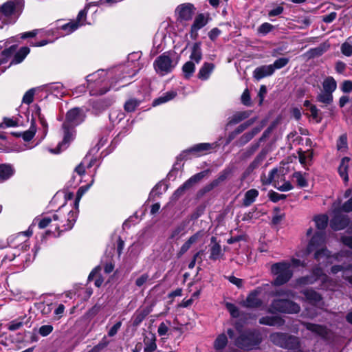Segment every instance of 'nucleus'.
<instances>
[{
    "label": "nucleus",
    "mask_w": 352,
    "mask_h": 352,
    "mask_svg": "<svg viewBox=\"0 0 352 352\" xmlns=\"http://www.w3.org/2000/svg\"><path fill=\"white\" fill-rule=\"evenodd\" d=\"M135 72H130L127 67L121 66L114 70L107 72L104 70H98L87 76V82L91 95L104 94L109 89L107 87L108 82L106 81V77H111L115 75L117 81L123 80L126 77H132Z\"/></svg>",
    "instance_id": "obj_2"
},
{
    "label": "nucleus",
    "mask_w": 352,
    "mask_h": 352,
    "mask_svg": "<svg viewBox=\"0 0 352 352\" xmlns=\"http://www.w3.org/2000/svg\"><path fill=\"white\" fill-rule=\"evenodd\" d=\"M272 29L273 25L272 24L269 23H264L259 26L258 31L260 34L265 35L269 33Z\"/></svg>",
    "instance_id": "obj_59"
},
{
    "label": "nucleus",
    "mask_w": 352,
    "mask_h": 352,
    "mask_svg": "<svg viewBox=\"0 0 352 352\" xmlns=\"http://www.w3.org/2000/svg\"><path fill=\"white\" fill-rule=\"evenodd\" d=\"M93 182H94V179H92L91 184L86 185L85 186H82L78 189V190L77 192L76 199L74 202L75 208H78V203H79V201H80L81 197L91 187Z\"/></svg>",
    "instance_id": "obj_49"
},
{
    "label": "nucleus",
    "mask_w": 352,
    "mask_h": 352,
    "mask_svg": "<svg viewBox=\"0 0 352 352\" xmlns=\"http://www.w3.org/2000/svg\"><path fill=\"white\" fill-rule=\"evenodd\" d=\"M214 65L212 63H204L199 70L197 77L201 80H208L214 69Z\"/></svg>",
    "instance_id": "obj_18"
},
{
    "label": "nucleus",
    "mask_w": 352,
    "mask_h": 352,
    "mask_svg": "<svg viewBox=\"0 0 352 352\" xmlns=\"http://www.w3.org/2000/svg\"><path fill=\"white\" fill-rule=\"evenodd\" d=\"M271 341L282 348L293 351L292 352H304L298 338L283 333H274L270 335Z\"/></svg>",
    "instance_id": "obj_8"
},
{
    "label": "nucleus",
    "mask_w": 352,
    "mask_h": 352,
    "mask_svg": "<svg viewBox=\"0 0 352 352\" xmlns=\"http://www.w3.org/2000/svg\"><path fill=\"white\" fill-rule=\"evenodd\" d=\"M91 6H94V3L91 2L86 4L85 8L79 12L76 20L74 21V23L78 24V28L86 24L85 20L87 14V10Z\"/></svg>",
    "instance_id": "obj_38"
},
{
    "label": "nucleus",
    "mask_w": 352,
    "mask_h": 352,
    "mask_svg": "<svg viewBox=\"0 0 352 352\" xmlns=\"http://www.w3.org/2000/svg\"><path fill=\"white\" fill-rule=\"evenodd\" d=\"M259 322L269 326H281L284 324V320L278 316H264L260 318Z\"/></svg>",
    "instance_id": "obj_29"
},
{
    "label": "nucleus",
    "mask_w": 352,
    "mask_h": 352,
    "mask_svg": "<svg viewBox=\"0 0 352 352\" xmlns=\"http://www.w3.org/2000/svg\"><path fill=\"white\" fill-rule=\"evenodd\" d=\"M349 162L350 158L344 157L341 160L340 166L338 167V173L345 184H347L349 180L348 175Z\"/></svg>",
    "instance_id": "obj_22"
},
{
    "label": "nucleus",
    "mask_w": 352,
    "mask_h": 352,
    "mask_svg": "<svg viewBox=\"0 0 352 352\" xmlns=\"http://www.w3.org/2000/svg\"><path fill=\"white\" fill-rule=\"evenodd\" d=\"M230 170L228 169L223 170L221 172L218 176V177L213 180L209 185L206 186L204 190V192H208L213 189L214 187L217 186L219 184L225 181L228 176L230 175Z\"/></svg>",
    "instance_id": "obj_26"
},
{
    "label": "nucleus",
    "mask_w": 352,
    "mask_h": 352,
    "mask_svg": "<svg viewBox=\"0 0 352 352\" xmlns=\"http://www.w3.org/2000/svg\"><path fill=\"white\" fill-rule=\"evenodd\" d=\"M289 60L287 58H280L276 60L274 63L272 64V66L275 71V69H279L286 66L289 63Z\"/></svg>",
    "instance_id": "obj_52"
},
{
    "label": "nucleus",
    "mask_w": 352,
    "mask_h": 352,
    "mask_svg": "<svg viewBox=\"0 0 352 352\" xmlns=\"http://www.w3.org/2000/svg\"><path fill=\"white\" fill-rule=\"evenodd\" d=\"M35 94L34 89H30L26 91L23 97L22 102L26 104H30L33 102Z\"/></svg>",
    "instance_id": "obj_50"
},
{
    "label": "nucleus",
    "mask_w": 352,
    "mask_h": 352,
    "mask_svg": "<svg viewBox=\"0 0 352 352\" xmlns=\"http://www.w3.org/2000/svg\"><path fill=\"white\" fill-rule=\"evenodd\" d=\"M328 217L326 214H320L315 217L314 221L318 230H324L328 223Z\"/></svg>",
    "instance_id": "obj_43"
},
{
    "label": "nucleus",
    "mask_w": 352,
    "mask_h": 352,
    "mask_svg": "<svg viewBox=\"0 0 352 352\" xmlns=\"http://www.w3.org/2000/svg\"><path fill=\"white\" fill-rule=\"evenodd\" d=\"M316 100L318 102L329 105L333 102V97L332 94L321 90L317 95Z\"/></svg>",
    "instance_id": "obj_37"
},
{
    "label": "nucleus",
    "mask_w": 352,
    "mask_h": 352,
    "mask_svg": "<svg viewBox=\"0 0 352 352\" xmlns=\"http://www.w3.org/2000/svg\"><path fill=\"white\" fill-rule=\"evenodd\" d=\"M85 117L82 110L80 108L72 109L67 113L66 120L62 126L63 140L58 144L57 150H51V152L58 153L68 147L76 136L74 127L82 123Z\"/></svg>",
    "instance_id": "obj_4"
},
{
    "label": "nucleus",
    "mask_w": 352,
    "mask_h": 352,
    "mask_svg": "<svg viewBox=\"0 0 352 352\" xmlns=\"http://www.w3.org/2000/svg\"><path fill=\"white\" fill-rule=\"evenodd\" d=\"M223 255L221 245L218 243L213 244L210 248V258L212 260H217L220 258Z\"/></svg>",
    "instance_id": "obj_41"
},
{
    "label": "nucleus",
    "mask_w": 352,
    "mask_h": 352,
    "mask_svg": "<svg viewBox=\"0 0 352 352\" xmlns=\"http://www.w3.org/2000/svg\"><path fill=\"white\" fill-rule=\"evenodd\" d=\"M46 90L56 96H62L64 94V87L59 82H53L45 86Z\"/></svg>",
    "instance_id": "obj_33"
},
{
    "label": "nucleus",
    "mask_w": 352,
    "mask_h": 352,
    "mask_svg": "<svg viewBox=\"0 0 352 352\" xmlns=\"http://www.w3.org/2000/svg\"><path fill=\"white\" fill-rule=\"evenodd\" d=\"M54 213H60L56 222L58 225V232L69 230L72 228L77 218V208H72L67 205H63Z\"/></svg>",
    "instance_id": "obj_7"
},
{
    "label": "nucleus",
    "mask_w": 352,
    "mask_h": 352,
    "mask_svg": "<svg viewBox=\"0 0 352 352\" xmlns=\"http://www.w3.org/2000/svg\"><path fill=\"white\" fill-rule=\"evenodd\" d=\"M195 184L192 183L191 179L189 178L187 181H186L183 185H182L180 187H179L176 191L174 193V196L175 197H180L184 191L189 190L190 188H192Z\"/></svg>",
    "instance_id": "obj_45"
},
{
    "label": "nucleus",
    "mask_w": 352,
    "mask_h": 352,
    "mask_svg": "<svg viewBox=\"0 0 352 352\" xmlns=\"http://www.w3.org/2000/svg\"><path fill=\"white\" fill-rule=\"evenodd\" d=\"M344 278L352 285V265L344 270Z\"/></svg>",
    "instance_id": "obj_64"
},
{
    "label": "nucleus",
    "mask_w": 352,
    "mask_h": 352,
    "mask_svg": "<svg viewBox=\"0 0 352 352\" xmlns=\"http://www.w3.org/2000/svg\"><path fill=\"white\" fill-rule=\"evenodd\" d=\"M176 65L177 62H175L167 53L159 56L153 63L155 71L162 76L172 72Z\"/></svg>",
    "instance_id": "obj_10"
},
{
    "label": "nucleus",
    "mask_w": 352,
    "mask_h": 352,
    "mask_svg": "<svg viewBox=\"0 0 352 352\" xmlns=\"http://www.w3.org/2000/svg\"><path fill=\"white\" fill-rule=\"evenodd\" d=\"M177 96L175 91H170L164 93L162 96L156 98L153 102V106L155 107L173 100Z\"/></svg>",
    "instance_id": "obj_32"
},
{
    "label": "nucleus",
    "mask_w": 352,
    "mask_h": 352,
    "mask_svg": "<svg viewBox=\"0 0 352 352\" xmlns=\"http://www.w3.org/2000/svg\"><path fill=\"white\" fill-rule=\"evenodd\" d=\"M30 320V317H28L26 315H23L8 322L6 325L7 329L10 331L19 330L24 325L28 324Z\"/></svg>",
    "instance_id": "obj_17"
},
{
    "label": "nucleus",
    "mask_w": 352,
    "mask_h": 352,
    "mask_svg": "<svg viewBox=\"0 0 352 352\" xmlns=\"http://www.w3.org/2000/svg\"><path fill=\"white\" fill-rule=\"evenodd\" d=\"M258 292L255 290L251 292L243 302V305L245 307L254 308L261 305L262 301L258 297Z\"/></svg>",
    "instance_id": "obj_20"
},
{
    "label": "nucleus",
    "mask_w": 352,
    "mask_h": 352,
    "mask_svg": "<svg viewBox=\"0 0 352 352\" xmlns=\"http://www.w3.org/2000/svg\"><path fill=\"white\" fill-rule=\"evenodd\" d=\"M141 101L135 98H129L124 105V110L126 112H133L140 104Z\"/></svg>",
    "instance_id": "obj_42"
},
{
    "label": "nucleus",
    "mask_w": 352,
    "mask_h": 352,
    "mask_svg": "<svg viewBox=\"0 0 352 352\" xmlns=\"http://www.w3.org/2000/svg\"><path fill=\"white\" fill-rule=\"evenodd\" d=\"M170 324V322L168 320H166V322H161L157 329V333L159 336H166L169 331Z\"/></svg>",
    "instance_id": "obj_48"
},
{
    "label": "nucleus",
    "mask_w": 352,
    "mask_h": 352,
    "mask_svg": "<svg viewBox=\"0 0 352 352\" xmlns=\"http://www.w3.org/2000/svg\"><path fill=\"white\" fill-rule=\"evenodd\" d=\"M337 148L338 151H345L347 148V138L345 134L340 135L337 142Z\"/></svg>",
    "instance_id": "obj_55"
},
{
    "label": "nucleus",
    "mask_w": 352,
    "mask_h": 352,
    "mask_svg": "<svg viewBox=\"0 0 352 352\" xmlns=\"http://www.w3.org/2000/svg\"><path fill=\"white\" fill-rule=\"evenodd\" d=\"M60 218V213H54V212L43 214L35 217L30 226L28 230L25 232H20L17 234L13 239L12 243L15 249H17L15 252L12 253L11 255H6L3 260L12 261L16 255H19V250H26L29 247V244L27 243L28 238L33 234V227L37 226L39 229H45L48 228L45 234H53L54 236H58L59 232L56 234L55 232H58V225L56 222Z\"/></svg>",
    "instance_id": "obj_1"
},
{
    "label": "nucleus",
    "mask_w": 352,
    "mask_h": 352,
    "mask_svg": "<svg viewBox=\"0 0 352 352\" xmlns=\"http://www.w3.org/2000/svg\"><path fill=\"white\" fill-rule=\"evenodd\" d=\"M213 148V144L210 143H199L190 148L187 151L195 153L197 155L205 154Z\"/></svg>",
    "instance_id": "obj_27"
},
{
    "label": "nucleus",
    "mask_w": 352,
    "mask_h": 352,
    "mask_svg": "<svg viewBox=\"0 0 352 352\" xmlns=\"http://www.w3.org/2000/svg\"><path fill=\"white\" fill-rule=\"evenodd\" d=\"M144 352H153L157 349L156 336L155 334L149 333L144 339Z\"/></svg>",
    "instance_id": "obj_25"
},
{
    "label": "nucleus",
    "mask_w": 352,
    "mask_h": 352,
    "mask_svg": "<svg viewBox=\"0 0 352 352\" xmlns=\"http://www.w3.org/2000/svg\"><path fill=\"white\" fill-rule=\"evenodd\" d=\"M293 177L296 179L298 185L300 187H305L307 186V182L305 176L300 172L294 173Z\"/></svg>",
    "instance_id": "obj_51"
},
{
    "label": "nucleus",
    "mask_w": 352,
    "mask_h": 352,
    "mask_svg": "<svg viewBox=\"0 0 352 352\" xmlns=\"http://www.w3.org/2000/svg\"><path fill=\"white\" fill-rule=\"evenodd\" d=\"M311 116L312 118L316 122H320L322 120V117L319 113V110L316 106H311V109H309Z\"/></svg>",
    "instance_id": "obj_60"
},
{
    "label": "nucleus",
    "mask_w": 352,
    "mask_h": 352,
    "mask_svg": "<svg viewBox=\"0 0 352 352\" xmlns=\"http://www.w3.org/2000/svg\"><path fill=\"white\" fill-rule=\"evenodd\" d=\"M258 191L254 188L248 190L244 195L243 205L245 207L250 206L252 203L255 201L256 199L258 196Z\"/></svg>",
    "instance_id": "obj_30"
},
{
    "label": "nucleus",
    "mask_w": 352,
    "mask_h": 352,
    "mask_svg": "<svg viewBox=\"0 0 352 352\" xmlns=\"http://www.w3.org/2000/svg\"><path fill=\"white\" fill-rule=\"evenodd\" d=\"M322 91L333 94L337 88V82L332 76L327 77L322 82Z\"/></svg>",
    "instance_id": "obj_31"
},
{
    "label": "nucleus",
    "mask_w": 352,
    "mask_h": 352,
    "mask_svg": "<svg viewBox=\"0 0 352 352\" xmlns=\"http://www.w3.org/2000/svg\"><path fill=\"white\" fill-rule=\"evenodd\" d=\"M283 175L278 173L277 168H273L268 174L267 178L263 182L265 184L274 183V186L280 191L286 192L293 188L292 185L289 182H285L283 184H280L278 179L282 177Z\"/></svg>",
    "instance_id": "obj_13"
},
{
    "label": "nucleus",
    "mask_w": 352,
    "mask_h": 352,
    "mask_svg": "<svg viewBox=\"0 0 352 352\" xmlns=\"http://www.w3.org/2000/svg\"><path fill=\"white\" fill-rule=\"evenodd\" d=\"M248 116H249V113H248L246 111L239 112L233 116L230 122L234 123V124L238 123L240 121L243 120V119L247 118Z\"/></svg>",
    "instance_id": "obj_57"
},
{
    "label": "nucleus",
    "mask_w": 352,
    "mask_h": 352,
    "mask_svg": "<svg viewBox=\"0 0 352 352\" xmlns=\"http://www.w3.org/2000/svg\"><path fill=\"white\" fill-rule=\"evenodd\" d=\"M195 71V63L187 61L182 67V73L186 79H189Z\"/></svg>",
    "instance_id": "obj_39"
},
{
    "label": "nucleus",
    "mask_w": 352,
    "mask_h": 352,
    "mask_svg": "<svg viewBox=\"0 0 352 352\" xmlns=\"http://www.w3.org/2000/svg\"><path fill=\"white\" fill-rule=\"evenodd\" d=\"M226 307L228 310V311L230 312V315L232 317L236 318L239 316V311L237 307L235 305H234L231 302H226Z\"/></svg>",
    "instance_id": "obj_56"
},
{
    "label": "nucleus",
    "mask_w": 352,
    "mask_h": 352,
    "mask_svg": "<svg viewBox=\"0 0 352 352\" xmlns=\"http://www.w3.org/2000/svg\"><path fill=\"white\" fill-rule=\"evenodd\" d=\"M15 173L14 166L10 164H0V181L10 179Z\"/></svg>",
    "instance_id": "obj_24"
},
{
    "label": "nucleus",
    "mask_w": 352,
    "mask_h": 352,
    "mask_svg": "<svg viewBox=\"0 0 352 352\" xmlns=\"http://www.w3.org/2000/svg\"><path fill=\"white\" fill-rule=\"evenodd\" d=\"M303 294L306 299L311 304L319 303L322 300L320 295L315 291L305 290Z\"/></svg>",
    "instance_id": "obj_40"
},
{
    "label": "nucleus",
    "mask_w": 352,
    "mask_h": 352,
    "mask_svg": "<svg viewBox=\"0 0 352 352\" xmlns=\"http://www.w3.org/2000/svg\"><path fill=\"white\" fill-rule=\"evenodd\" d=\"M207 23V20L203 14L197 15L191 25L190 29V38L192 39H196L198 36V31L204 27Z\"/></svg>",
    "instance_id": "obj_16"
},
{
    "label": "nucleus",
    "mask_w": 352,
    "mask_h": 352,
    "mask_svg": "<svg viewBox=\"0 0 352 352\" xmlns=\"http://www.w3.org/2000/svg\"><path fill=\"white\" fill-rule=\"evenodd\" d=\"M30 50L28 47H22L14 55L11 64H19L21 63L27 55L30 53Z\"/></svg>",
    "instance_id": "obj_36"
},
{
    "label": "nucleus",
    "mask_w": 352,
    "mask_h": 352,
    "mask_svg": "<svg viewBox=\"0 0 352 352\" xmlns=\"http://www.w3.org/2000/svg\"><path fill=\"white\" fill-rule=\"evenodd\" d=\"M341 52L343 55L347 57L352 56V42L351 38H349L343 43L340 47Z\"/></svg>",
    "instance_id": "obj_44"
},
{
    "label": "nucleus",
    "mask_w": 352,
    "mask_h": 352,
    "mask_svg": "<svg viewBox=\"0 0 352 352\" xmlns=\"http://www.w3.org/2000/svg\"><path fill=\"white\" fill-rule=\"evenodd\" d=\"M319 280L320 287L322 289H333L332 282L329 279V277L326 274L323 272L321 267H317L312 271V274L310 276L302 277L296 280V284L299 286L311 285Z\"/></svg>",
    "instance_id": "obj_6"
},
{
    "label": "nucleus",
    "mask_w": 352,
    "mask_h": 352,
    "mask_svg": "<svg viewBox=\"0 0 352 352\" xmlns=\"http://www.w3.org/2000/svg\"><path fill=\"white\" fill-rule=\"evenodd\" d=\"M253 122H254V120L252 119V120H250L248 122L239 125L237 127V129L234 131V132L233 133V135L230 136V140H232L235 135H238V134L242 133L245 129H246Z\"/></svg>",
    "instance_id": "obj_53"
},
{
    "label": "nucleus",
    "mask_w": 352,
    "mask_h": 352,
    "mask_svg": "<svg viewBox=\"0 0 352 352\" xmlns=\"http://www.w3.org/2000/svg\"><path fill=\"white\" fill-rule=\"evenodd\" d=\"M202 236V234L201 232H197L193 235H192L181 247L178 255L180 256L186 253L190 247Z\"/></svg>",
    "instance_id": "obj_21"
},
{
    "label": "nucleus",
    "mask_w": 352,
    "mask_h": 352,
    "mask_svg": "<svg viewBox=\"0 0 352 352\" xmlns=\"http://www.w3.org/2000/svg\"><path fill=\"white\" fill-rule=\"evenodd\" d=\"M341 90L344 93H350L352 91V81L344 80L341 85Z\"/></svg>",
    "instance_id": "obj_63"
},
{
    "label": "nucleus",
    "mask_w": 352,
    "mask_h": 352,
    "mask_svg": "<svg viewBox=\"0 0 352 352\" xmlns=\"http://www.w3.org/2000/svg\"><path fill=\"white\" fill-rule=\"evenodd\" d=\"M311 158H312V154L309 152L299 153V162L304 166L309 164V162L311 160Z\"/></svg>",
    "instance_id": "obj_54"
},
{
    "label": "nucleus",
    "mask_w": 352,
    "mask_h": 352,
    "mask_svg": "<svg viewBox=\"0 0 352 352\" xmlns=\"http://www.w3.org/2000/svg\"><path fill=\"white\" fill-rule=\"evenodd\" d=\"M209 173L208 170H203L199 173H197L192 175L190 179L192 182L193 184H196L199 181H201L204 177H206Z\"/></svg>",
    "instance_id": "obj_58"
},
{
    "label": "nucleus",
    "mask_w": 352,
    "mask_h": 352,
    "mask_svg": "<svg viewBox=\"0 0 352 352\" xmlns=\"http://www.w3.org/2000/svg\"><path fill=\"white\" fill-rule=\"evenodd\" d=\"M202 58V52L200 43H195L191 47V53L190 55V60L195 63H199Z\"/></svg>",
    "instance_id": "obj_28"
},
{
    "label": "nucleus",
    "mask_w": 352,
    "mask_h": 352,
    "mask_svg": "<svg viewBox=\"0 0 352 352\" xmlns=\"http://www.w3.org/2000/svg\"><path fill=\"white\" fill-rule=\"evenodd\" d=\"M272 274L276 276L272 284L282 285L286 283L292 276L293 271L289 262H280L271 267Z\"/></svg>",
    "instance_id": "obj_9"
},
{
    "label": "nucleus",
    "mask_w": 352,
    "mask_h": 352,
    "mask_svg": "<svg viewBox=\"0 0 352 352\" xmlns=\"http://www.w3.org/2000/svg\"><path fill=\"white\" fill-rule=\"evenodd\" d=\"M304 325L306 327L307 330L311 331L316 335L323 338H327L328 330L325 327L312 323H305Z\"/></svg>",
    "instance_id": "obj_23"
},
{
    "label": "nucleus",
    "mask_w": 352,
    "mask_h": 352,
    "mask_svg": "<svg viewBox=\"0 0 352 352\" xmlns=\"http://www.w3.org/2000/svg\"><path fill=\"white\" fill-rule=\"evenodd\" d=\"M23 6V0H10L3 3L1 8V12L6 16L20 11Z\"/></svg>",
    "instance_id": "obj_15"
},
{
    "label": "nucleus",
    "mask_w": 352,
    "mask_h": 352,
    "mask_svg": "<svg viewBox=\"0 0 352 352\" xmlns=\"http://www.w3.org/2000/svg\"><path fill=\"white\" fill-rule=\"evenodd\" d=\"M228 340L225 333L219 334L214 341V349L217 351H222L228 344Z\"/></svg>",
    "instance_id": "obj_34"
},
{
    "label": "nucleus",
    "mask_w": 352,
    "mask_h": 352,
    "mask_svg": "<svg viewBox=\"0 0 352 352\" xmlns=\"http://www.w3.org/2000/svg\"><path fill=\"white\" fill-rule=\"evenodd\" d=\"M325 235L320 231L316 232L311 239L307 246L305 254L315 251L314 258L320 263L325 265L332 263L333 261H341L342 257H349L350 251H342L338 254L331 255L330 252L324 248Z\"/></svg>",
    "instance_id": "obj_3"
},
{
    "label": "nucleus",
    "mask_w": 352,
    "mask_h": 352,
    "mask_svg": "<svg viewBox=\"0 0 352 352\" xmlns=\"http://www.w3.org/2000/svg\"><path fill=\"white\" fill-rule=\"evenodd\" d=\"M100 270V267L98 266L95 267L88 277L89 281L94 280V285L98 287H100L104 281L103 278L99 274Z\"/></svg>",
    "instance_id": "obj_35"
},
{
    "label": "nucleus",
    "mask_w": 352,
    "mask_h": 352,
    "mask_svg": "<svg viewBox=\"0 0 352 352\" xmlns=\"http://www.w3.org/2000/svg\"><path fill=\"white\" fill-rule=\"evenodd\" d=\"M194 12L195 7L190 3L180 4L175 9V14L177 16V19L181 21L191 20Z\"/></svg>",
    "instance_id": "obj_14"
},
{
    "label": "nucleus",
    "mask_w": 352,
    "mask_h": 352,
    "mask_svg": "<svg viewBox=\"0 0 352 352\" xmlns=\"http://www.w3.org/2000/svg\"><path fill=\"white\" fill-rule=\"evenodd\" d=\"M269 197L272 201L277 202L280 200L285 199L286 198V195L272 191L269 192Z\"/></svg>",
    "instance_id": "obj_61"
},
{
    "label": "nucleus",
    "mask_w": 352,
    "mask_h": 352,
    "mask_svg": "<svg viewBox=\"0 0 352 352\" xmlns=\"http://www.w3.org/2000/svg\"><path fill=\"white\" fill-rule=\"evenodd\" d=\"M53 331V327L52 325H43L39 328L38 332L41 336L45 337L50 334Z\"/></svg>",
    "instance_id": "obj_62"
},
{
    "label": "nucleus",
    "mask_w": 352,
    "mask_h": 352,
    "mask_svg": "<svg viewBox=\"0 0 352 352\" xmlns=\"http://www.w3.org/2000/svg\"><path fill=\"white\" fill-rule=\"evenodd\" d=\"M274 70L272 65H263L256 67L254 71V77L257 80H260L265 77L271 76L274 74Z\"/></svg>",
    "instance_id": "obj_19"
},
{
    "label": "nucleus",
    "mask_w": 352,
    "mask_h": 352,
    "mask_svg": "<svg viewBox=\"0 0 352 352\" xmlns=\"http://www.w3.org/2000/svg\"><path fill=\"white\" fill-rule=\"evenodd\" d=\"M270 311L296 314L300 311V306L298 304L287 300H274L270 305Z\"/></svg>",
    "instance_id": "obj_12"
},
{
    "label": "nucleus",
    "mask_w": 352,
    "mask_h": 352,
    "mask_svg": "<svg viewBox=\"0 0 352 352\" xmlns=\"http://www.w3.org/2000/svg\"><path fill=\"white\" fill-rule=\"evenodd\" d=\"M61 30L65 32V34H69L78 28V24L72 21L61 26Z\"/></svg>",
    "instance_id": "obj_46"
},
{
    "label": "nucleus",
    "mask_w": 352,
    "mask_h": 352,
    "mask_svg": "<svg viewBox=\"0 0 352 352\" xmlns=\"http://www.w3.org/2000/svg\"><path fill=\"white\" fill-rule=\"evenodd\" d=\"M333 217L330 221V226L334 230H340L344 229L349 223L346 214H343L341 212H349L352 211V197H350L346 201L341 205V200L335 201L332 206Z\"/></svg>",
    "instance_id": "obj_5"
},
{
    "label": "nucleus",
    "mask_w": 352,
    "mask_h": 352,
    "mask_svg": "<svg viewBox=\"0 0 352 352\" xmlns=\"http://www.w3.org/2000/svg\"><path fill=\"white\" fill-rule=\"evenodd\" d=\"M36 127L34 125V124L32 123L31 124V126L30 127V129L28 131L23 133V134H22L23 139L26 142L31 140L34 138V136L36 133Z\"/></svg>",
    "instance_id": "obj_47"
},
{
    "label": "nucleus",
    "mask_w": 352,
    "mask_h": 352,
    "mask_svg": "<svg viewBox=\"0 0 352 352\" xmlns=\"http://www.w3.org/2000/svg\"><path fill=\"white\" fill-rule=\"evenodd\" d=\"M261 342L259 334L256 331H245L240 335L235 340V345L238 347L252 350L258 345Z\"/></svg>",
    "instance_id": "obj_11"
}]
</instances>
